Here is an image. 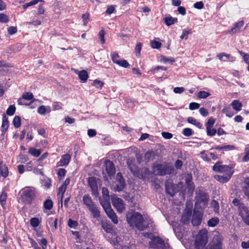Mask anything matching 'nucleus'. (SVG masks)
<instances>
[{"instance_id":"1","label":"nucleus","mask_w":249,"mask_h":249,"mask_svg":"<svg viewBox=\"0 0 249 249\" xmlns=\"http://www.w3.org/2000/svg\"><path fill=\"white\" fill-rule=\"evenodd\" d=\"M143 236L148 238L151 240L149 241V245L154 249H166L169 247L168 244L166 243L160 237L155 236L152 233H145Z\"/></svg>"},{"instance_id":"2","label":"nucleus","mask_w":249,"mask_h":249,"mask_svg":"<svg viewBox=\"0 0 249 249\" xmlns=\"http://www.w3.org/2000/svg\"><path fill=\"white\" fill-rule=\"evenodd\" d=\"M127 220L131 227H135L139 230L142 231L146 228L143 224L142 216L139 213L134 212L130 215L128 214Z\"/></svg>"},{"instance_id":"3","label":"nucleus","mask_w":249,"mask_h":249,"mask_svg":"<svg viewBox=\"0 0 249 249\" xmlns=\"http://www.w3.org/2000/svg\"><path fill=\"white\" fill-rule=\"evenodd\" d=\"M196 207H198L200 209H203L207 205L209 196L204 192L202 188H197L196 190Z\"/></svg>"},{"instance_id":"4","label":"nucleus","mask_w":249,"mask_h":249,"mask_svg":"<svg viewBox=\"0 0 249 249\" xmlns=\"http://www.w3.org/2000/svg\"><path fill=\"white\" fill-rule=\"evenodd\" d=\"M153 170L155 175L163 176L166 174H171L173 169L169 164L164 163L154 165Z\"/></svg>"},{"instance_id":"5","label":"nucleus","mask_w":249,"mask_h":249,"mask_svg":"<svg viewBox=\"0 0 249 249\" xmlns=\"http://www.w3.org/2000/svg\"><path fill=\"white\" fill-rule=\"evenodd\" d=\"M111 200L113 207L118 212L122 213L124 211L125 204L121 198L114 195L111 196Z\"/></svg>"},{"instance_id":"6","label":"nucleus","mask_w":249,"mask_h":249,"mask_svg":"<svg viewBox=\"0 0 249 249\" xmlns=\"http://www.w3.org/2000/svg\"><path fill=\"white\" fill-rule=\"evenodd\" d=\"M35 197L34 191L29 188H26L23 189L21 199L26 203L30 204Z\"/></svg>"},{"instance_id":"7","label":"nucleus","mask_w":249,"mask_h":249,"mask_svg":"<svg viewBox=\"0 0 249 249\" xmlns=\"http://www.w3.org/2000/svg\"><path fill=\"white\" fill-rule=\"evenodd\" d=\"M203 216V213L202 209L198 210L196 208L194 211L193 214L192 223L194 226H198L200 224Z\"/></svg>"},{"instance_id":"8","label":"nucleus","mask_w":249,"mask_h":249,"mask_svg":"<svg viewBox=\"0 0 249 249\" xmlns=\"http://www.w3.org/2000/svg\"><path fill=\"white\" fill-rule=\"evenodd\" d=\"M213 170L215 172L229 174V172H233L231 168L228 165H222L221 162H217L213 166Z\"/></svg>"},{"instance_id":"9","label":"nucleus","mask_w":249,"mask_h":249,"mask_svg":"<svg viewBox=\"0 0 249 249\" xmlns=\"http://www.w3.org/2000/svg\"><path fill=\"white\" fill-rule=\"evenodd\" d=\"M244 222L249 225V211L244 205H240L238 209Z\"/></svg>"},{"instance_id":"10","label":"nucleus","mask_w":249,"mask_h":249,"mask_svg":"<svg viewBox=\"0 0 249 249\" xmlns=\"http://www.w3.org/2000/svg\"><path fill=\"white\" fill-rule=\"evenodd\" d=\"M127 165L129 170L134 176L140 178H145L146 177V175H142L141 176L139 175V168L135 164L133 163V161L132 160H128L127 161Z\"/></svg>"},{"instance_id":"11","label":"nucleus","mask_w":249,"mask_h":249,"mask_svg":"<svg viewBox=\"0 0 249 249\" xmlns=\"http://www.w3.org/2000/svg\"><path fill=\"white\" fill-rule=\"evenodd\" d=\"M168 222L172 225L173 230L177 236H180L181 235V233L184 231L183 228L178 225L176 222L172 220V218L169 216L168 219Z\"/></svg>"},{"instance_id":"12","label":"nucleus","mask_w":249,"mask_h":249,"mask_svg":"<svg viewBox=\"0 0 249 249\" xmlns=\"http://www.w3.org/2000/svg\"><path fill=\"white\" fill-rule=\"evenodd\" d=\"M192 214V210L190 208H186L182 215L180 222L183 225L188 224L189 223Z\"/></svg>"},{"instance_id":"13","label":"nucleus","mask_w":249,"mask_h":249,"mask_svg":"<svg viewBox=\"0 0 249 249\" xmlns=\"http://www.w3.org/2000/svg\"><path fill=\"white\" fill-rule=\"evenodd\" d=\"M88 183L93 195L98 192L97 180L95 177H90L88 179Z\"/></svg>"},{"instance_id":"14","label":"nucleus","mask_w":249,"mask_h":249,"mask_svg":"<svg viewBox=\"0 0 249 249\" xmlns=\"http://www.w3.org/2000/svg\"><path fill=\"white\" fill-rule=\"evenodd\" d=\"M244 24V21L243 20H240L236 22L233 27L227 31V34L233 35L238 33Z\"/></svg>"},{"instance_id":"15","label":"nucleus","mask_w":249,"mask_h":249,"mask_svg":"<svg viewBox=\"0 0 249 249\" xmlns=\"http://www.w3.org/2000/svg\"><path fill=\"white\" fill-rule=\"evenodd\" d=\"M216 57L221 61L223 62H234L235 60V57L229 54L221 53L217 54Z\"/></svg>"},{"instance_id":"16","label":"nucleus","mask_w":249,"mask_h":249,"mask_svg":"<svg viewBox=\"0 0 249 249\" xmlns=\"http://www.w3.org/2000/svg\"><path fill=\"white\" fill-rule=\"evenodd\" d=\"M206 249H222L221 241L218 238H213Z\"/></svg>"},{"instance_id":"17","label":"nucleus","mask_w":249,"mask_h":249,"mask_svg":"<svg viewBox=\"0 0 249 249\" xmlns=\"http://www.w3.org/2000/svg\"><path fill=\"white\" fill-rule=\"evenodd\" d=\"M233 172H229V174H226L224 175H215L214 178L222 183L227 182L231 178Z\"/></svg>"},{"instance_id":"18","label":"nucleus","mask_w":249,"mask_h":249,"mask_svg":"<svg viewBox=\"0 0 249 249\" xmlns=\"http://www.w3.org/2000/svg\"><path fill=\"white\" fill-rule=\"evenodd\" d=\"M106 172L109 177L113 176L115 173V168L112 161L107 160L105 163Z\"/></svg>"},{"instance_id":"19","label":"nucleus","mask_w":249,"mask_h":249,"mask_svg":"<svg viewBox=\"0 0 249 249\" xmlns=\"http://www.w3.org/2000/svg\"><path fill=\"white\" fill-rule=\"evenodd\" d=\"M117 181H121V185H116L115 190L116 191H122L125 186V181L121 173H118L116 176Z\"/></svg>"},{"instance_id":"20","label":"nucleus","mask_w":249,"mask_h":249,"mask_svg":"<svg viewBox=\"0 0 249 249\" xmlns=\"http://www.w3.org/2000/svg\"><path fill=\"white\" fill-rule=\"evenodd\" d=\"M71 157L70 154H66L62 156L60 161L58 162V166H66L70 162Z\"/></svg>"},{"instance_id":"21","label":"nucleus","mask_w":249,"mask_h":249,"mask_svg":"<svg viewBox=\"0 0 249 249\" xmlns=\"http://www.w3.org/2000/svg\"><path fill=\"white\" fill-rule=\"evenodd\" d=\"M192 176L191 174H186L185 175V182L188 186L192 191H193L195 187L193 183L192 182Z\"/></svg>"},{"instance_id":"22","label":"nucleus","mask_w":249,"mask_h":249,"mask_svg":"<svg viewBox=\"0 0 249 249\" xmlns=\"http://www.w3.org/2000/svg\"><path fill=\"white\" fill-rule=\"evenodd\" d=\"M8 175V168L6 165L0 162V178L3 177L6 178Z\"/></svg>"},{"instance_id":"23","label":"nucleus","mask_w":249,"mask_h":249,"mask_svg":"<svg viewBox=\"0 0 249 249\" xmlns=\"http://www.w3.org/2000/svg\"><path fill=\"white\" fill-rule=\"evenodd\" d=\"M51 111L50 106H41L37 109V113L42 115H45Z\"/></svg>"},{"instance_id":"24","label":"nucleus","mask_w":249,"mask_h":249,"mask_svg":"<svg viewBox=\"0 0 249 249\" xmlns=\"http://www.w3.org/2000/svg\"><path fill=\"white\" fill-rule=\"evenodd\" d=\"M83 203L89 209L95 204L92 200L91 198L89 195H85L83 197Z\"/></svg>"},{"instance_id":"25","label":"nucleus","mask_w":249,"mask_h":249,"mask_svg":"<svg viewBox=\"0 0 249 249\" xmlns=\"http://www.w3.org/2000/svg\"><path fill=\"white\" fill-rule=\"evenodd\" d=\"M163 21L168 26H169L177 22L178 19L176 18H173L169 15L163 18Z\"/></svg>"},{"instance_id":"26","label":"nucleus","mask_w":249,"mask_h":249,"mask_svg":"<svg viewBox=\"0 0 249 249\" xmlns=\"http://www.w3.org/2000/svg\"><path fill=\"white\" fill-rule=\"evenodd\" d=\"M89 209L91 212L93 218H96L98 220H99L100 217V212L95 205L90 207Z\"/></svg>"},{"instance_id":"27","label":"nucleus","mask_w":249,"mask_h":249,"mask_svg":"<svg viewBox=\"0 0 249 249\" xmlns=\"http://www.w3.org/2000/svg\"><path fill=\"white\" fill-rule=\"evenodd\" d=\"M231 105V106L232 108L236 111H239L241 110L242 104L241 102H240L238 100H233Z\"/></svg>"},{"instance_id":"28","label":"nucleus","mask_w":249,"mask_h":249,"mask_svg":"<svg viewBox=\"0 0 249 249\" xmlns=\"http://www.w3.org/2000/svg\"><path fill=\"white\" fill-rule=\"evenodd\" d=\"M106 214L113 223L115 224H117L118 223V217L113 210L106 213Z\"/></svg>"},{"instance_id":"29","label":"nucleus","mask_w":249,"mask_h":249,"mask_svg":"<svg viewBox=\"0 0 249 249\" xmlns=\"http://www.w3.org/2000/svg\"><path fill=\"white\" fill-rule=\"evenodd\" d=\"M101 204L104 208L106 213L112 210L110 204L108 201V199H105V200L101 201Z\"/></svg>"},{"instance_id":"30","label":"nucleus","mask_w":249,"mask_h":249,"mask_svg":"<svg viewBox=\"0 0 249 249\" xmlns=\"http://www.w3.org/2000/svg\"><path fill=\"white\" fill-rule=\"evenodd\" d=\"M79 79L83 83L86 82L89 77L88 72L85 70L81 71L78 73Z\"/></svg>"},{"instance_id":"31","label":"nucleus","mask_w":249,"mask_h":249,"mask_svg":"<svg viewBox=\"0 0 249 249\" xmlns=\"http://www.w3.org/2000/svg\"><path fill=\"white\" fill-rule=\"evenodd\" d=\"M101 224L102 227L107 232L111 233L113 229L110 224L102 221L101 222Z\"/></svg>"},{"instance_id":"32","label":"nucleus","mask_w":249,"mask_h":249,"mask_svg":"<svg viewBox=\"0 0 249 249\" xmlns=\"http://www.w3.org/2000/svg\"><path fill=\"white\" fill-rule=\"evenodd\" d=\"M219 218L217 217H214L208 220L207 225L210 227H214L219 223Z\"/></svg>"},{"instance_id":"33","label":"nucleus","mask_w":249,"mask_h":249,"mask_svg":"<svg viewBox=\"0 0 249 249\" xmlns=\"http://www.w3.org/2000/svg\"><path fill=\"white\" fill-rule=\"evenodd\" d=\"M243 191L245 196L249 199V178L245 180Z\"/></svg>"},{"instance_id":"34","label":"nucleus","mask_w":249,"mask_h":249,"mask_svg":"<svg viewBox=\"0 0 249 249\" xmlns=\"http://www.w3.org/2000/svg\"><path fill=\"white\" fill-rule=\"evenodd\" d=\"M187 121L189 123L194 125L199 128H201L202 127V124L193 117H188L187 119Z\"/></svg>"},{"instance_id":"35","label":"nucleus","mask_w":249,"mask_h":249,"mask_svg":"<svg viewBox=\"0 0 249 249\" xmlns=\"http://www.w3.org/2000/svg\"><path fill=\"white\" fill-rule=\"evenodd\" d=\"M9 127V121L8 120V118L5 115H3L2 117V123L1 125V128L3 131H6Z\"/></svg>"},{"instance_id":"36","label":"nucleus","mask_w":249,"mask_h":249,"mask_svg":"<svg viewBox=\"0 0 249 249\" xmlns=\"http://www.w3.org/2000/svg\"><path fill=\"white\" fill-rule=\"evenodd\" d=\"M28 152L35 157H38L40 155L41 151L39 149H36L35 148L31 147L29 148Z\"/></svg>"},{"instance_id":"37","label":"nucleus","mask_w":249,"mask_h":249,"mask_svg":"<svg viewBox=\"0 0 249 249\" xmlns=\"http://www.w3.org/2000/svg\"><path fill=\"white\" fill-rule=\"evenodd\" d=\"M244 162H248L249 161V144L245 146L244 149V156L242 158Z\"/></svg>"},{"instance_id":"38","label":"nucleus","mask_w":249,"mask_h":249,"mask_svg":"<svg viewBox=\"0 0 249 249\" xmlns=\"http://www.w3.org/2000/svg\"><path fill=\"white\" fill-rule=\"evenodd\" d=\"M67 189V187L61 185L58 189L57 196L58 197H60L61 201H62L63 199V194L65 193L66 190Z\"/></svg>"},{"instance_id":"39","label":"nucleus","mask_w":249,"mask_h":249,"mask_svg":"<svg viewBox=\"0 0 249 249\" xmlns=\"http://www.w3.org/2000/svg\"><path fill=\"white\" fill-rule=\"evenodd\" d=\"M8 67V64L5 62L0 61V75L4 74Z\"/></svg>"},{"instance_id":"40","label":"nucleus","mask_w":249,"mask_h":249,"mask_svg":"<svg viewBox=\"0 0 249 249\" xmlns=\"http://www.w3.org/2000/svg\"><path fill=\"white\" fill-rule=\"evenodd\" d=\"M7 199V194L5 192H2L0 196V203L2 207L5 209V205Z\"/></svg>"},{"instance_id":"41","label":"nucleus","mask_w":249,"mask_h":249,"mask_svg":"<svg viewBox=\"0 0 249 249\" xmlns=\"http://www.w3.org/2000/svg\"><path fill=\"white\" fill-rule=\"evenodd\" d=\"M160 61L164 63H172L175 60L172 57H166L165 56L162 55L160 57Z\"/></svg>"},{"instance_id":"42","label":"nucleus","mask_w":249,"mask_h":249,"mask_svg":"<svg viewBox=\"0 0 249 249\" xmlns=\"http://www.w3.org/2000/svg\"><path fill=\"white\" fill-rule=\"evenodd\" d=\"M22 99L26 100H33L34 101H36V99H34V95L32 93L30 92H24L23 93L22 95Z\"/></svg>"},{"instance_id":"43","label":"nucleus","mask_w":249,"mask_h":249,"mask_svg":"<svg viewBox=\"0 0 249 249\" xmlns=\"http://www.w3.org/2000/svg\"><path fill=\"white\" fill-rule=\"evenodd\" d=\"M41 221L36 217H33L30 219V224L33 228H36L40 223Z\"/></svg>"},{"instance_id":"44","label":"nucleus","mask_w":249,"mask_h":249,"mask_svg":"<svg viewBox=\"0 0 249 249\" xmlns=\"http://www.w3.org/2000/svg\"><path fill=\"white\" fill-rule=\"evenodd\" d=\"M53 206V201L50 199H48L45 201L43 204V207L44 208L46 209L50 210H51Z\"/></svg>"},{"instance_id":"45","label":"nucleus","mask_w":249,"mask_h":249,"mask_svg":"<svg viewBox=\"0 0 249 249\" xmlns=\"http://www.w3.org/2000/svg\"><path fill=\"white\" fill-rule=\"evenodd\" d=\"M222 112L225 114L226 116L229 118L232 117L234 115V113L230 110V107H224L222 109Z\"/></svg>"},{"instance_id":"46","label":"nucleus","mask_w":249,"mask_h":249,"mask_svg":"<svg viewBox=\"0 0 249 249\" xmlns=\"http://www.w3.org/2000/svg\"><path fill=\"white\" fill-rule=\"evenodd\" d=\"M13 124L16 128H18L21 125V119L18 116H16L13 119Z\"/></svg>"},{"instance_id":"47","label":"nucleus","mask_w":249,"mask_h":249,"mask_svg":"<svg viewBox=\"0 0 249 249\" xmlns=\"http://www.w3.org/2000/svg\"><path fill=\"white\" fill-rule=\"evenodd\" d=\"M211 94L209 92L205 91H200L197 93V97L200 99H205L210 96Z\"/></svg>"},{"instance_id":"48","label":"nucleus","mask_w":249,"mask_h":249,"mask_svg":"<svg viewBox=\"0 0 249 249\" xmlns=\"http://www.w3.org/2000/svg\"><path fill=\"white\" fill-rule=\"evenodd\" d=\"M211 207L213 208V211L215 213H217L219 212V204L215 200L212 201L211 203Z\"/></svg>"},{"instance_id":"49","label":"nucleus","mask_w":249,"mask_h":249,"mask_svg":"<svg viewBox=\"0 0 249 249\" xmlns=\"http://www.w3.org/2000/svg\"><path fill=\"white\" fill-rule=\"evenodd\" d=\"M16 111V107L14 105H10L6 110V114L8 115L12 116L14 114Z\"/></svg>"},{"instance_id":"50","label":"nucleus","mask_w":249,"mask_h":249,"mask_svg":"<svg viewBox=\"0 0 249 249\" xmlns=\"http://www.w3.org/2000/svg\"><path fill=\"white\" fill-rule=\"evenodd\" d=\"M150 45L153 49H160L161 46V43L156 40H152L150 42Z\"/></svg>"},{"instance_id":"51","label":"nucleus","mask_w":249,"mask_h":249,"mask_svg":"<svg viewBox=\"0 0 249 249\" xmlns=\"http://www.w3.org/2000/svg\"><path fill=\"white\" fill-rule=\"evenodd\" d=\"M183 134L186 137H189L193 135V131L189 128H185L183 129Z\"/></svg>"},{"instance_id":"52","label":"nucleus","mask_w":249,"mask_h":249,"mask_svg":"<svg viewBox=\"0 0 249 249\" xmlns=\"http://www.w3.org/2000/svg\"><path fill=\"white\" fill-rule=\"evenodd\" d=\"M192 33L191 29L189 30H183L182 31V35L180 36V38L181 39H187L188 38V35Z\"/></svg>"},{"instance_id":"53","label":"nucleus","mask_w":249,"mask_h":249,"mask_svg":"<svg viewBox=\"0 0 249 249\" xmlns=\"http://www.w3.org/2000/svg\"><path fill=\"white\" fill-rule=\"evenodd\" d=\"M42 0H33L29 2L26 3L25 4L23 5V7L24 9H26L29 6H31L32 5H35L37 4L38 2H41Z\"/></svg>"},{"instance_id":"54","label":"nucleus","mask_w":249,"mask_h":249,"mask_svg":"<svg viewBox=\"0 0 249 249\" xmlns=\"http://www.w3.org/2000/svg\"><path fill=\"white\" fill-rule=\"evenodd\" d=\"M119 57L120 56L118 53L116 52H114L111 54L112 60L114 63H116V64L118 63L119 61L120 60L119 59Z\"/></svg>"},{"instance_id":"55","label":"nucleus","mask_w":249,"mask_h":249,"mask_svg":"<svg viewBox=\"0 0 249 249\" xmlns=\"http://www.w3.org/2000/svg\"><path fill=\"white\" fill-rule=\"evenodd\" d=\"M206 132L207 135L212 137L215 135L216 130L215 129L213 128V127L206 128Z\"/></svg>"},{"instance_id":"56","label":"nucleus","mask_w":249,"mask_h":249,"mask_svg":"<svg viewBox=\"0 0 249 249\" xmlns=\"http://www.w3.org/2000/svg\"><path fill=\"white\" fill-rule=\"evenodd\" d=\"M9 17L8 16L0 13V22L2 23H7L9 21Z\"/></svg>"},{"instance_id":"57","label":"nucleus","mask_w":249,"mask_h":249,"mask_svg":"<svg viewBox=\"0 0 249 249\" xmlns=\"http://www.w3.org/2000/svg\"><path fill=\"white\" fill-rule=\"evenodd\" d=\"M66 171L64 169L60 168L58 170L57 174L59 179H62L66 175Z\"/></svg>"},{"instance_id":"58","label":"nucleus","mask_w":249,"mask_h":249,"mask_svg":"<svg viewBox=\"0 0 249 249\" xmlns=\"http://www.w3.org/2000/svg\"><path fill=\"white\" fill-rule=\"evenodd\" d=\"M117 64L124 68H127L129 66L127 61L124 59L119 60Z\"/></svg>"},{"instance_id":"59","label":"nucleus","mask_w":249,"mask_h":249,"mask_svg":"<svg viewBox=\"0 0 249 249\" xmlns=\"http://www.w3.org/2000/svg\"><path fill=\"white\" fill-rule=\"evenodd\" d=\"M215 123V120L214 119H213L212 118H210L206 123L205 126L206 128H210L213 127V124Z\"/></svg>"},{"instance_id":"60","label":"nucleus","mask_w":249,"mask_h":249,"mask_svg":"<svg viewBox=\"0 0 249 249\" xmlns=\"http://www.w3.org/2000/svg\"><path fill=\"white\" fill-rule=\"evenodd\" d=\"M103 85L104 83L102 81L98 80H95L93 82V86L100 89L102 88Z\"/></svg>"},{"instance_id":"61","label":"nucleus","mask_w":249,"mask_h":249,"mask_svg":"<svg viewBox=\"0 0 249 249\" xmlns=\"http://www.w3.org/2000/svg\"><path fill=\"white\" fill-rule=\"evenodd\" d=\"M105 35V31L104 30H101L99 33V36L102 44H104L105 42V39L104 38Z\"/></svg>"},{"instance_id":"62","label":"nucleus","mask_w":249,"mask_h":249,"mask_svg":"<svg viewBox=\"0 0 249 249\" xmlns=\"http://www.w3.org/2000/svg\"><path fill=\"white\" fill-rule=\"evenodd\" d=\"M42 249H46L47 248V241L44 238H41L38 242Z\"/></svg>"},{"instance_id":"63","label":"nucleus","mask_w":249,"mask_h":249,"mask_svg":"<svg viewBox=\"0 0 249 249\" xmlns=\"http://www.w3.org/2000/svg\"><path fill=\"white\" fill-rule=\"evenodd\" d=\"M240 54L243 57L244 61L249 64V54L245 53L241 51L239 52Z\"/></svg>"},{"instance_id":"64","label":"nucleus","mask_w":249,"mask_h":249,"mask_svg":"<svg viewBox=\"0 0 249 249\" xmlns=\"http://www.w3.org/2000/svg\"><path fill=\"white\" fill-rule=\"evenodd\" d=\"M200 105L198 103L195 102H192L189 105V109L190 110H194L198 109Z\"/></svg>"}]
</instances>
